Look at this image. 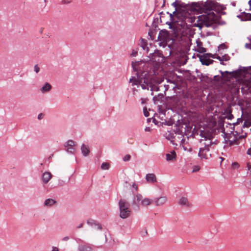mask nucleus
Masks as SVG:
<instances>
[{
  "label": "nucleus",
  "instance_id": "f257e3e1",
  "mask_svg": "<svg viewBox=\"0 0 251 251\" xmlns=\"http://www.w3.org/2000/svg\"><path fill=\"white\" fill-rule=\"evenodd\" d=\"M194 8L204 14L195 17L188 13H177L172 22L169 23L170 28L177 31L181 28H187L191 26L201 29L203 26H211L218 19L217 14L214 12L218 9V5L213 1L208 0L205 2H198L195 4Z\"/></svg>",
  "mask_w": 251,
  "mask_h": 251
},
{
  "label": "nucleus",
  "instance_id": "f03ea898",
  "mask_svg": "<svg viewBox=\"0 0 251 251\" xmlns=\"http://www.w3.org/2000/svg\"><path fill=\"white\" fill-rule=\"evenodd\" d=\"M162 80L157 76L155 72L153 75L144 72L141 75L136 78L132 77L129 80V82L132 85L141 86L143 89H148L149 86L152 87L153 85L161 83Z\"/></svg>",
  "mask_w": 251,
  "mask_h": 251
},
{
  "label": "nucleus",
  "instance_id": "7ed1b4c3",
  "mask_svg": "<svg viewBox=\"0 0 251 251\" xmlns=\"http://www.w3.org/2000/svg\"><path fill=\"white\" fill-rule=\"evenodd\" d=\"M120 210V217L122 219L128 218L131 213V210L129 208V204L125 199H120L119 202Z\"/></svg>",
  "mask_w": 251,
  "mask_h": 251
},
{
  "label": "nucleus",
  "instance_id": "20e7f679",
  "mask_svg": "<svg viewBox=\"0 0 251 251\" xmlns=\"http://www.w3.org/2000/svg\"><path fill=\"white\" fill-rule=\"evenodd\" d=\"M201 138L200 139V143L204 146L205 149H209V147L214 144L212 142L213 136L211 133L205 131L201 133Z\"/></svg>",
  "mask_w": 251,
  "mask_h": 251
},
{
  "label": "nucleus",
  "instance_id": "39448f33",
  "mask_svg": "<svg viewBox=\"0 0 251 251\" xmlns=\"http://www.w3.org/2000/svg\"><path fill=\"white\" fill-rule=\"evenodd\" d=\"M231 133H227L225 132V127H224V133L225 134V138L227 143H228L230 146L234 145H238L239 141L237 137L233 134L232 131H230Z\"/></svg>",
  "mask_w": 251,
  "mask_h": 251
},
{
  "label": "nucleus",
  "instance_id": "423d86ee",
  "mask_svg": "<svg viewBox=\"0 0 251 251\" xmlns=\"http://www.w3.org/2000/svg\"><path fill=\"white\" fill-rule=\"evenodd\" d=\"M168 201V198L166 196H161L155 198L152 203L156 206H160L165 204Z\"/></svg>",
  "mask_w": 251,
  "mask_h": 251
},
{
  "label": "nucleus",
  "instance_id": "0eeeda50",
  "mask_svg": "<svg viewBox=\"0 0 251 251\" xmlns=\"http://www.w3.org/2000/svg\"><path fill=\"white\" fill-rule=\"evenodd\" d=\"M179 205L184 206L187 208L191 207L192 205V203L189 201L186 197H182L178 201Z\"/></svg>",
  "mask_w": 251,
  "mask_h": 251
},
{
  "label": "nucleus",
  "instance_id": "6e6552de",
  "mask_svg": "<svg viewBox=\"0 0 251 251\" xmlns=\"http://www.w3.org/2000/svg\"><path fill=\"white\" fill-rule=\"evenodd\" d=\"M209 151V149H205L203 148H201L199 150L198 153V156L201 159H207L208 157V152Z\"/></svg>",
  "mask_w": 251,
  "mask_h": 251
},
{
  "label": "nucleus",
  "instance_id": "1a4fd4ad",
  "mask_svg": "<svg viewBox=\"0 0 251 251\" xmlns=\"http://www.w3.org/2000/svg\"><path fill=\"white\" fill-rule=\"evenodd\" d=\"M207 55V54H205L200 57V60L202 64L207 66L213 62L214 61L208 58Z\"/></svg>",
  "mask_w": 251,
  "mask_h": 251
},
{
  "label": "nucleus",
  "instance_id": "9d476101",
  "mask_svg": "<svg viewBox=\"0 0 251 251\" xmlns=\"http://www.w3.org/2000/svg\"><path fill=\"white\" fill-rule=\"evenodd\" d=\"M231 109L230 106H228L225 110L223 114V118L224 119H228L231 120L233 118V115L231 113Z\"/></svg>",
  "mask_w": 251,
  "mask_h": 251
},
{
  "label": "nucleus",
  "instance_id": "9b49d317",
  "mask_svg": "<svg viewBox=\"0 0 251 251\" xmlns=\"http://www.w3.org/2000/svg\"><path fill=\"white\" fill-rule=\"evenodd\" d=\"M51 177V174L50 172H46L42 175V180L44 183L46 184L50 180Z\"/></svg>",
  "mask_w": 251,
  "mask_h": 251
},
{
  "label": "nucleus",
  "instance_id": "f8f14e48",
  "mask_svg": "<svg viewBox=\"0 0 251 251\" xmlns=\"http://www.w3.org/2000/svg\"><path fill=\"white\" fill-rule=\"evenodd\" d=\"M176 152L174 151H173L170 153L166 154V160L168 161L174 162L176 160Z\"/></svg>",
  "mask_w": 251,
  "mask_h": 251
},
{
  "label": "nucleus",
  "instance_id": "ddd939ff",
  "mask_svg": "<svg viewBox=\"0 0 251 251\" xmlns=\"http://www.w3.org/2000/svg\"><path fill=\"white\" fill-rule=\"evenodd\" d=\"M146 180L150 183H154L157 181V178L154 174H148L146 176Z\"/></svg>",
  "mask_w": 251,
  "mask_h": 251
},
{
  "label": "nucleus",
  "instance_id": "4468645a",
  "mask_svg": "<svg viewBox=\"0 0 251 251\" xmlns=\"http://www.w3.org/2000/svg\"><path fill=\"white\" fill-rule=\"evenodd\" d=\"M144 199L142 195L140 194H137L134 198V203L138 205L140 202L142 205V201Z\"/></svg>",
  "mask_w": 251,
  "mask_h": 251
},
{
  "label": "nucleus",
  "instance_id": "2eb2a0df",
  "mask_svg": "<svg viewBox=\"0 0 251 251\" xmlns=\"http://www.w3.org/2000/svg\"><path fill=\"white\" fill-rule=\"evenodd\" d=\"M56 201L52 199H48L44 202V206L50 207L55 204Z\"/></svg>",
  "mask_w": 251,
  "mask_h": 251
},
{
  "label": "nucleus",
  "instance_id": "dca6fc26",
  "mask_svg": "<svg viewBox=\"0 0 251 251\" xmlns=\"http://www.w3.org/2000/svg\"><path fill=\"white\" fill-rule=\"evenodd\" d=\"M51 85L49 83L47 82L41 89V91L43 93L48 92L51 90Z\"/></svg>",
  "mask_w": 251,
  "mask_h": 251
},
{
  "label": "nucleus",
  "instance_id": "f3484780",
  "mask_svg": "<svg viewBox=\"0 0 251 251\" xmlns=\"http://www.w3.org/2000/svg\"><path fill=\"white\" fill-rule=\"evenodd\" d=\"M81 150L82 154L84 156H87L90 152L89 147L83 144L81 147Z\"/></svg>",
  "mask_w": 251,
  "mask_h": 251
},
{
  "label": "nucleus",
  "instance_id": "a211bd4d",
  "mask_svg": "<svg viewBox=\"0 0 251 251\" xmlns=\"http://www.w3.org/2000/svg\"><path fill=\"white\" fill-rule=\"evenodd\" d=\"M78 251H92V249L89 246L80 245L78 247Z\"/></svg>",
  "mask_w": 251,
  "mask_h": 251
},
{
  "label": "nucleus",
  "instance_id": "6ab92c4d",
  "mask_svg": "<svg viewBox=\"0 0 251 251\" xmlns=\"http://www.w3.org/2000/svg\"><path fill=\"white\" fill-rule=\"evenodd\" d=\"M152 201H153V200H151L147 198H145L144 199V200L142 201V206L150 205L151 203H152Z\"/></svg>",
  "mask_w": 251,
  "mask_h": 251
},
{
  "label": "nucleus",
  "instance_id": "aec40b11",
  "mask_svg": "<svg viewBox=\"0 0 251 251\" xmlns=\"http://www.w3.org/2000/svg\"><path fill=\"white\" fill-rule=\"evenodd\" d=\"M91 226V230L92 231H94L96 230H100L101 229V226L99 224L92 223Z\"/></svg>",
  "mask_w": 251,
  "mask_h": 251
},
{
  "label": "nucleus",
  "instance_id": "412c9836",
  "mask_svg": "<svg viewBox=\"0 0 251 251\" xmlns=\"http://www.w3.org/2000/svg\"><path fill=\"white\" fill-rule=\"evenodd\" d=\"M75 145V142L73 140H69L64 145L65 148L73 147Z\"/></svg>",
  "mask_w": 251,
  "mask_h": 251
},
{
  "label": "nucleus",
  "instance_id": "4be33fe9",
  "mask_svg": "<svg viewBox=\"0 0 251 251\" xmlns=\"http://www.w3.org/2000/svg\"><path fill=\"white\" fill-rule=\"evenodd\" d=\"M109 168V164L108 163H103L101 165V168L102 170H108Z\"/></svg>",
  "mask_w": 251,
  "mask_h": 251
},
{
  "label": "nucleus",
  "instance_id": "5701e85b",
  "mask_svg": "<svg viewBox=\"0 0 251 251\" xmlns=\"http://www.w3.org/2000/svg\"><path fill=\"white\" fill-rule=\"evenodd\" d=\"M161 55H162V54H161V53H159V55L158 56V57H161V59L160 60V59H158V60H157L156 59V54H154L153 55V59H154V61H157V62H160V61H163V57L161 56Z\"/></svg>",
  "mask_w": 251,
  "mask_h": 251
},
{
  "label": "nucleus",
  "instance_id": "b1692460",
  "mask_svg": "<svg viewBox=\"0 0 251 251\" xmlns=\"http://www.w3.org/2000/svg\"><path fill=\"white\" fill-rule=\"evenodd\" d=\"M172 5L175 8L176 11H177L178 9L180 6L179 4L177 1H176L175 2H173Z\"/></svg>",
  "mask_w": 251,
  "mask_h": 251
},
{
  "label": "nucleus",
  "instance_id": "393cba45",
  "mask_svg": "<svg viewBox=\"0 0 251 251\" xmlns=\"http://www.w3.org/2000/svg\"><path fill=\"white\" fill-rule=\"evenodd\" d=\"M200 170V167L199 166H194L193 168V172H196Z\"/></svg>",
  "mask_w": 251,
  "mask_h": 251
},
{
  "label": "nucleus",
  "instance_id": "a878e982",
  "mask_svg": "<svg viewBox=\"0 0 251 251\" xmlns=\"http://www.w3.org/2000/svg\"><path fill=\"white\" fill-rule=\"evenodd\" d=\"M239 166V165L237 162H234L232 164V168L233 169L238 168Z\"/></svg>",
  "mask_w": 251,
  "mask_h": 251
},
{
  "label": "nucleus",
  "instance_id": "bb28decb",
  "mask_svg": "<svg viewBox=\"0 0 251 251\" xmlns=\"http://www.w3.org/2000/svg\"><path fill=\"white\" fill-rule=\"evenodd\" d=\"M130 159V155L129 154H127L124 156L123 158V160L125 161H128Z\"/></svg>",
  "mask_w": 251,
  "mask_h": 251
},
{
  "label": "nucleus",
  "instance_id": "cd10ccee",
  "mask_svg": "<svg viewBox=\"0 0 251 251\" xmlns=\"http://www.w3.org/2000/svg\"><path fill=\"white\" fill-rule=\"evenodd\" d=\"M143 110L145 116L148 117L149 116V112L147 111V108L145 107Z\"/></svg>",
  "mask_w": 251,
  "mask_h": 251
},
{
  "label": "nucleus",
  "instance_id": "c85d7f7f",
  "mask_svg": "<svg viewBox=\"0 0 251 251\" xmlns=\"http://www.w3.org/2000/svg\"><path fill=\"white\" fill-rule=\"evenodd\" d=\"M66 151L68 152L72 153L74 151V149L73 147H68V148H67Z\"/></svg>",
  "mask_w": 251,
  "mask_h": 251
},
{
  "label": "nucleus",
  "instance_id": "c756f323",
  "mask_svg": "<svg viewBox=\"0 0 251 251\" xmlns=\"http://www.w3.org/2000/svg\"><path fill=\"white\" fill-rule=\"evenodd\" d=\"M40 71V68L39 67V66H38V65H35L34 66V71L36 73H38Z\"/></svg>",
  "mask_w": 251,
  "mask_h": 251
},
{
  "label": "nucleus",
  "instance_id": "7c9ffc66",
  "mask_svg": "<svg viewBox=\"0 0 251 251\" xmlns=\"http://www.w3.org/2000/svg\"><path fill=\"white\" fill-rule=\"evenodd\" d=\"M222 59L223 61H228L229 59V57L228 56H222Z\"/></svg>",
  "mask_w": 251,
  "mask_h": 251
},
{
  "label": "nucleus",
  "instance_id": "2f4dec72",
  "mask_svg": "<svg viewBox=\"0 0 251 251\" xmlns=\"http://www.w3.org/2000/svg\"><path fill=\"white\" fill-rule=\"evenodd\" d=\"M43 117H44V114L42 113H40L38 116V119L39 120H41L43 118Z\"/></svg>",
  "mask_w": 251,
  "mask_h": 251
},
{
  "label": "nucleus",
  "instance_id": "473e14b6",
  "mask_svg": "<svg viewBox=\"0 0 251 251\" xmlns=\"http://www.w3.org/2000/svg\"><path fill=\"white\" fill-rule=\"evenodd\" d=\"M137 54V51L133 50L132 53L131 54V55L132 56H135Z\"/></svg>",
  "mask_w": 251,
  "mask_h": 251
},
{
  "label": "nucleus",
  "instance_id": "72a5a7b5",
  "mask_svg": "<svg viewBox=\"0 0 251 251\" xmlns=\"http://www.w3.org/2000/svg\"><path fill=\"white\" fill-rule=\"evenodd\" d=\"M69 240V237L68 236H66V237H64L63 239H62V240L64 241H67Z\"/></svg>",
  "mask_w": 251,
  "mask_h": 251
},
{
  "label": "nucleus",
  "instance_id": "f704fd0d",
  "mask_svg": "<svg viewBox=\"0 0 251 251\" xmlns=\"http://www.w3.org/2000/svg\"><path fill=\"white\" fill-rule=\"evenodd\" d=\"M200 51L201 52H204L206 51V50L204 48H201L200 49Z\"/></svg>",
  "mask_w": 251,
  "mask_h": 251
},
{
  "label": "nucleus",
  "instance_id": "c9c22d12",
  "mask_svg": "<svg viewBox=\"0 0 251 251\" xmlns=\"http://www.w3.org/2000/svg\"><path fill=\"white\" fill-rule=\"evenodd\" d=\"M225 48H226V45L225 44H222L220 45L219 46V48H221V49H225Z\"/></svg>",
  "mask_w": 251,
  "mask_h": 251
},
{
  "label": "nucleus",
  "instance_id": "e433bc0d",
  "mask_svg": "<svg viewBox=\"0 0 251 251\" xmlns=\"http://www.w3.org/2000/svg\"><path fill=\"white\" fill-rule=\"evenodd\" d=\"M247 153L248 154V155H251V148H249L248 151H247Z\"/></svg>",
  "mask_w": 251,
  "mask_h": 251
},
{
  "label": "nucleus",
  "instance_id": "4c0bfd02",
  "mask_svg": "<svg viewBox=\"0 0 251 251\" xmlns=\"http://www.w3.org/2000/svg\"><path fill=\"white\" fill-rule=\"evenodd\" d=\"M51 251H59V249L56 247H53Z\"/></svg>",
  "mask_w": 251,
  "mask_h": 251
},
{
  "label": "nucleus",
  "instance_id": "58836bf2",
  "mask_svg": "<svg viewBox=\"0 0 251 251\" xmlns=\"http://www.w3.org/2000/svg\"><path fill=\"white\" fill-rule=\"evenodd\" d=\"M132 187L135 188L136 190L138 189V186L135 183L132 184Z\"/></svg>",
  "mask_w": 251,
  "mask_h": 251
},
{
  "label": "nucleus",
  "instance_id": "ea45409f",
  "mask_svg": "<svg viewBox=\"0 0 251 251\" xmlns=\"http://www.w3.org/2000/svg\"><path fill=\"white\" fill-rule=\"evenodd\" d=\"M183 38H184V40H186V41L187 42V44H188L190 40L189 38L187 37H184Z\"/></svg>",
  "mask_w": 251,
  "mask_h": 251
},
{
  "label": "nucleus",
  "instance_id": "a19ab883",
  "mask_svg": "<svg viewBox=\"0 0 251 251\" xmlns=\"http://www.w3.org/2000/svg\"><path fill=\"white\" fill-rule=\"evenodd\" d=\"M247 167L248 170H250L251 169V164L250 163H247Z\"/></svg>",
  "mask_w": 251,
  "mask_h": 251
},
{
  "label": "nucleus",
  "instance_id": "79ce46f5",
  "mask_svg": "<svg viewBox=\"0 0 251 251\" xmlns=\"http://www.w3.org/2000/svg\"><path fill=\"white\" fill-rule=\"evenodd\" d=\"M217 58L221 61H223V60L222 59V57L218 56Z\"/></svg>",
  "mask_w": 251,
  "mask_h": 251
},
{
  "label": "nucleus",
  "instance_id": "37998d69",
  "mask_svg": "<svg viewBox=\"0 0 251 251\" xmlns=\"http://www.w3.org/2000/svg\"><path fill=\"white\" fill-rule=\"evenodd\" d=\"M83 226V224L82 223H81V224H80L78 226H77V228H80L81 227H82Z\"/></svg>",
  "mask_w": 251,
  "mask_h": 251
},
{
  "label": "nucleus",
  "instance_id": "c03bdc74",
  "mask_svg": "<svg viewBox=\"0 0 251 251\" xmlns=\"http://www.w3.org/2000/svg\"><path fill=\"white\" fill-rule=\"evenodd\" d=\"M248 18L249 20H251V14H249L248 15Z\"/></svg>",
  "mask_w": 251,
  "mask_h": 251
},
{
  "label": "nucleus",
  "instance_id": "a18cd8bd",
  "mask_svg": "<svg viewBox=\"0 0 251 251\" xmlns=\"http://www.w3.org/2000/svg\"><path fill=\"white\" fill-rule=\"evenodd\" d=\"M145 130L146 131H150V128L149 127H147L146 129H145Z\"/></svg>",
  "mask_w": 251,
  "mask_h": 251
},
{
  "label": "nucleus",
  "instance_id": "49530a36",
  "mask_svg": "<svg viewBox=\"0 0 251 251\" xmlns=\"http://www.w3.org/2000/svg\"><path fill=\"white\" fill-rule=\"evenodd\" d=\"M192 151V149H191V148H190V149L188 150V151H190V152Z\"/></svg>",
  "mask_w": 251,
  "mask_h": 251
},
{
  "label": "nucleus",
  "instance_id": "de8ad7c7",
  "mask_svg": "<svg viewBox=\"0 0 251 251\" xmlns=\"http://www.w3.org/2000/svg\"><path fill=\"white\" fill-rule=\"evenodd\" d=\"M184 150L185 151H187V149L186 147H184Z\"/></svg>",
  "mask_w": 251,
  "mask_h": 251
},
{
  "label": "nucleus",
  "instance_id": "09e8293b",
  "mask_svg": "<svg viewBox=\"0 0 251 251\" xmlns=\"http://www.w3.org/2000/svg\"><path fill=\"white\" fill-rule=\"evenodd\" d=\"M66 3V2L65 0H63V3Z\"/></svg>",
  "mask_w": 251,
  "mask_h": 251
},
{
  "label": "nucleus",
  "instance_id": "8fccbe9b",
  "mask_svg": "<svg viewBox=\"0 0 251 251\" xmlns=\"http://www.w3.org/2000/svg\"><path fill=\"white\" fill-rule=\"evenodd\" d=\"M225 74H228V72L227 71H226V72H225Z\"/></svg>",
  "mask_w": 251,
  "mask_h": 251
},
{
  "label": "nucleus",
  "instance_id": "3c124183",
  "mask_svg": "<svg viewBox=\"0 0 251 251\" xmlns=\"http://www.w3.org/2000/svg\"><path fill=\"white\" fill-rule=\"evenodd\" d=\"M221 74L222 75H224V73L223 72H221Z\"/></svg>",
  "mask_w": 251,
  "mask_h": 251
},
{
  "label": "nucleus",
  "instance_id": "603ef678",
  "mask_svg": "<svg viewBox=\"0 0 251 251\" xmlns=\"http://www.w3.org/2000/svg\"><path fill=\"white\" fill-rule=\"evenodd\" d=\"M45 1H46V0H45Z\"/></svg>",
  "mask_w": 251,
  "mask_h": 251
}]
</instances>
